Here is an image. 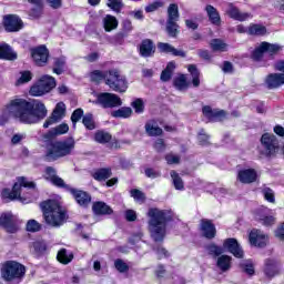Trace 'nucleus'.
Listing matches in <instances>:
<instances>
[{"mask_svg":"<svg viewBox=\"0 0 284 284\" xmlns=\"http://www.w3.org/2000/svg\"><path fill=\"white\" fill-rule=\"evenodd\" d=\"M18 119L20 123H39L43 121L44 116H48V109L45 104L41 102H29L26 99L11 100L0 116V125H6L10 118Z\"/></svg>","mask_w":284,"mask_h":284,"instance_id":"1","label":"nucleus"},{"mask_svg":"<svg viewBox=\"0 0 284 284\" xmlns=\"http://www.w3.org/2000/svg\"><path fill=\"white\" fill-rule=\"evenodd\" d=\"M149 232L155 243H160L165 239L168 223L174 219L172 210H160L151 207L148 211Z\"/></svg>","mask_w":284,"mask_h":284,"instance_id":"2","label":"nucleus"},{"mask_svg":"<svg viewBox=\"0 0 284 284\" xmlns=\"http://www.w3.org/2000/svg\"><path fill=\"white\" fill-rule=\"evenodd\" d=\"M44 223L50 227H61L68 221V213L57 200H47L40 203Z\"/></svg>","mask_w":284,"mask_h":284,"instance_id":"3","label":"nucleus"},{"mask_svg":"<svg viewBox=\"0 0 284 284\" xmlns=\"http://www.w3.org/2000/svg\"><path fill=\"white\" fill-rule=\"evenodd\" d=\"M75 145L74 138L49 142L47 144L45 159L48 161H58V159H63V156H70L74 152Z\"/></svg>","mask_w":284,"mask_h":284,"instance_id":"4","label":"nucleus"},{"mask_svg":"<svg viewBox=\"0 0 284 284\" xmlns=\"http://www.w3.org/2000/svg\"><path fill=\"white\" fill-rule=\"evenodd\" d=\"M21 187H28V190H37V183L29 181L28 178H18V182L14 183L12 191L10 189H4L2 191V199H8L9 201L19 200L22 203H28V201L21 197Z\"/></svg>","mask_w":284,"mask_h":284,"instance_id":"5","label":"nucleus"},{"mask_svg":"<svg viewBox=\"0 0 284 284\" xmlns=\"http://www.w3.org/2000/svg\"><path fill=\"white\" fill-rule=\"evenodd\" d=\"M57 88V80L51 75H43L40 80L30 89L31 97H43L48 92H52Z\"/></svg>","mask_w":284,"mask_h":284,"instance_id":"6","label":"nucleus"},{"mask_svg":"<svg viewBox=\"0 0 284 284\" xmlns=\"http://www.w3.org/2000/svg\"><path fill=\"white\" fill-rule=\"evenodd\" d=\"M276 152H278V139L274 134L264 133L261 138L260 153L272 159L276 156Z\"/></svg>","mask_w":284,"mask_h":284,"instance_id":"7","label":"nucleus"},{"mask_svg":"<svg viewBox=\"0 0 284 284\" xmlns=\"http://www.w3.org/2000/svg\"><path fill=\"white\" fill-rule=\"evenodd\" d=\"M106 85H109L113 92L123 93L128 91V80L125 79V75H121V72L116 69L109 71Z\"/></svg>","mask_w":284,"mask_h":284,"instance_id":"8","label":"nucleus"},{"mask_svg":"<svg viewBox=\"0 0 284 284\" xmlns=\"http://www.w3.org/2000/svg\"><path fill=\"white\" fill-rule=\"evenodd\" d=\"M2 278L4 281H13V278H21L26 274V266L16 261H9L3 264L1 270Z\"/></svg>","mask_w":284,"mask_h":284,"instance_id":"9","label":"nucleus"},{"mask_svg":"<svg viewBox=\"0 0 284 284\" xmlns=\"http://www.w3.org/2000/svg\"><path fill=\"white\" fill-rule=\"evenodd\" d=\"M97 105H101L104 109L121 108L123 101L114 93H99L95 100Z\"/></svg>","mask_w":284,"mask_h":284,"instance_id":"10","label":"nucleus"},{"mask_svg":"<svg viewBox=\"0 0 284 284\" xmlns=\"http://www.w3.org/2000/svg\"><path fill=\"white\" fill-rule=\"evenodd\" d=\"M31 58L33 63L39 68H43V65H48V59H50V51L45 45H40L31 49Z\"/></svg>","mask_w":284,"mask_h":284,"instance_id":"11","label":"nucleus"},{"mask_svg":"<svg viewBox=\"0 0 284 284\" xmlns=\"http://www.w3.org/2000/svg\"><path fill=\"white\" fill-rule=\"evenodd\" d=\"M248 241L251 245H254V247H265L270 239L267 237V234L263 233V231L253 229L248 235Z\"/></svg>","mask_w":284,"mask_h":284,"instance_id":"12","label":"nucleus"},{"mask_svg":"<svg viewBox=\"0 0 284 284\" xmlns=\"http://www.w3.org/2000/svg\"><path fill=\"white\" fill-rule=\"evenodd\" d=\"M17 223V217L12 215V213H3L0 216V225L10 234H14V232L19 230V225Z\"/></svg>","mask_w":284,"mask_h":284,"instance_id":"13","label":"nucleus"},{"mask_svg":"<svg viewBox=\"0 0 284 284\" xmlns=\"http://www.w3.org/2000/svg\"><path fill=\"white\" fill-rule=\"evenodd\" d=\"M63 116H65V103L59 102L55 105L51 116L44 122L43 128H50V125L59 123Z\"/></svg>","mask_w":284,"mask_h":284,"instance_id":"14","label":"nucleus"},{"mask_svg":"<svg viewBox=\"0 0 284 284\" xmlns=\"http://www.w3.org/2000/svg\"><path fill=\"white\" fill-rule=\"evenodd\" d=\"M223 247L233 254L235 258H243L244 256L243 248H241V245L236 239H226L223 243Z\"/></svg>","mask_w":284,"mask_h":284,"instance_id":"15","label":"nucleus"},{"mask_svg":"<svg viewBox=\"0 0 284 284\" xmlns=\"http://www.w3.org/2000/svg\"><path fill=\"white\" fill-rule=\"evenodd\" d=\"M69 192H71L77 203L80 204L82 207H88V205H90V203L92 202V196L85 191L71 187L69 189Z\"/></svg>","mask_w":284,"mask_h":284,"instance_id":"16","label":"nucleus"},{"mask_svg":"<svg viewBox=\"0 0 284 284\" xmlns=\"http://www.w3.org/2000/svg\"><path fill=\"white\" fill-rule=\"evenodd\" d=\"M202 113L212 123H214L216 121H221V119H225L224 110L212 109V106H210V105L203 106Z\"/></svg>","mask_w":284,"mask_h":284,"instance_id":"17","label":"nucleus"},{"mask_svg":"<svg viewBox=\"0 0 284 284\" xmlns=\"http://www.w3.org/2000/svg\"><path fill=\"white\" fill-rule=\"evenodd\" d=\"M3 23L7 32H19L23 28V21L17 16H6Z\"/></svg>","mask_w":284,"mask_h":284,"instance_id":"18","label":"nucleus"},{"mask_svg":"<svg viewBox=\"0 0 284 284\" xmlns=\"http://www.w3.org/2000/svg\"><path fill=\"white\" fill-rule=\"evenodd\" d=\"M200 230L205 239L212 240L216 236V226H214L211 220H201Z\"/></svg>","mask_w":284,"mask_h":284,"instance_id":"19","label":"nucleus"},{"mask_svg":"<svg viewBox=\"0 0 284 284\" xmlns=\"http://www.w3.org/2000/svg\"><path fill=\"white\" fill-rule=\"evenodd\" d=\"M265 84L268 90H276V88H281L284 85V75L283 73H271L265 79Z\"/></svg>","mask_w":284,"mask_h":284,"instance_id":"20","label":"nucleus"},{"mask_svg":"<svg viewBox=\"0 0 284 284\" xmlns=\"http://www.w3.org/2000/svg\"><path fill=\"white\" fill-rule=\"evenodd\" d=\"M237 179L241 183L250 184L256 182V179H258V174L254 169H244L239 172Z\"/></svg>","mask_w":284,"mask_h":284,"instance_id":"21","label":"nucleus"},{"mask_svg":"<svg viewBox=\"0 0 284 284\" xmlns=\"http://www.w3.org/2000/svg\"><path fill=\"white\" fill-rule=\"evenodd\" d=\"M158 48L160 52H164L165 54H173V57H181L182 59L186 57L185 51L179 50L170 43L160 42L158 43Z\"/></svg>","mask_w":284,"mask_h":284,"instance_id":"22","label":"nucleus"},{"mask_svg":"<svg viewBox=\"0 0 284 284\" xmlns=\"http://www.w3.org/2000/svg\"><path fill=\"white\" fill-rule=\"evenodd\" d=\"M0 59L4 61H17V52L12 51V47H10L8 43L1 42Z\"/></svg>","mask_w":284,"mask_h":284,"instance_id":"23","label":"nucleus"},{"mask_svg":"<svg viewBox=\"0 0 284 284\" xmlns=\"http://www.w3.org/2000/svg\"><path fill=\"white\" fill-rule=\"evenodd\" d=\"M226 13L231 19H234L235 21H247L252 14L244 12L242 13L239 8L234 7L233 4H229V9L226 10Z\"/></svg>","mask_w":284,"mask_h":284,"instance_id":"24","label":"nucleus"},{"mask_svg":"<svg viewBox=\"0 0 284 284\" xmlns=\"http://www.w3.org/2000/svg\"><path fill=\"white\" fill-rule=\"evenodd\" d=\"M69 130H70V126L65 123H62L55 126L54 129L50 130L48 133H45L43 135V139H45V141H51V139H54V136H59L61 134H68Z\"/></svg>","mask_w":284,"mask_h":284,"instance_id":"25","label":"nucleus"},{"mask_svg":"<svg viewBox=\"0 0 284 284\" xmlns=\"http://www.w3.org/2000/svg\"><path fill=\"white\" fill-rule=\"evenodd\" d=\"M278 274V263L274 260H266L264 265V276L266 278H274Z\"/></svg>","mask_w":284,"mask_h":284,"instance_id":"26","label":"nucleus"},{"mask_svg":"<svg viewBox=\"0 0 284 284\" xmlns=\"http://www.w3.org/2000/svg\"><path fill=\"white\" fill-rule=\"evenodd\" d=\"M154 42H152V40L146 39L143 40L141 45H140V54L141 57L148 58V57H152V54H154Z\"/></svg>","mask_w":284,"mask_h":284,"instance_id":"27","label":"nucleus"},{"mask_svg":"<svg viewBox=\"0 0 284 284\" xmlns=\"http://www.w3.org/2000/svg\"><path fill=\"white\" fill-rule=\"evenodd\" d=\"M205 10L209 17V21H211L213 26H221V16L219 14L216 8H214L212 4H207Z\"/></svg>","mask_w":284,"mask_h":284,"instance_id":"28","label":"nucleus"},{"mask_svg":"<svg viewBox=\"0 0 284 284\" xmlns=\"http://www.w3.org/2000/svg\"><path fill=\"white\" fill-rule=\"evenodd\" d=\"M103 28L105 32H112V30L119 28V20H116V17L108 14L103 18Z\"/></svg>","mask_w":284,"mask_h":284,"instance_id":"29","label":"nucleus"},{"mask_svg":"<svg viewBox=\"0 0 284 284\" xmlns=\"http://www.w3.org/2000/svg\"><path fill=\"white\" fill-rule=\"evenodd\" d=\"M92 176L95 181H108L112 176V169L102 168L98 169L92 173Z\"/></svg>","mask_w":284,"mask_h":284,"instance_id":"30","label":"nucleus"},{"mask_svg":"<svg viewBox=\"0 0 284 284\" xmlns=\"http://www.w3.org/2000/svg\"><path fill=\"white\" fill-rule=\"evenodd\" d=\"M216 265L221 272H227L232 267V256L221 255L216 260Z\"/></svg>","mask_w":284,"mask_h":284,"instance_id":"31","label":"nucleus"},{"mask_svg":"<svg viewBox=\"0 0 284 284\" xmlns=\"http://www.w3.org/2000/svg\"><path fill=\"white\" fill-rule=\"evenodd\" d=\"M144 130L149 136H161V134H163V129L154 124L153 121L146 122L144 125Z\"/></svg>","mask_w":284,"mask_h":284,"instance_id":"32","label":"nucleus"},{"mask_svg":"<svg viewBox=\"0 0 284 284\" xmlns=\"http://www.w3.org/2000/svg\"><path fill=\"white\" fill-rule=\"evenodd\" d=\"M92 210L94 214L98 215L112 214V207H110V205L105 204L104 202H95L92 206Z\"/></svg>","mask_w":284,"mask_h":284,"instance_id":"33","label":"nucleus"},{"mask_svg":"<svg viewBox=\"0 0 284 284\" xmlns=\"http://www.w3.org/2000/svg\"><path fill=\"white\" fill-rule=\"evenodd\" d=\"M111 116L114 119H130L132 116V108L122 106L119 110L112 111Z\"/></svg>","mask_w":284,"mask_h":284,"instance_id":"34","label":"nucleus"},{"mask_svg":"<svg viewBox=\"0 0 284 284\" xmlns=\"http://www.w3.org/2000/svg\"><path fill=\"white\" fill-rule=\"evenodd\" d=\"M187 70L192 77L193 88H199L201 85V72L194 64H190Z\"/></svg>","mask_w":284,"mask_h":284,"instance_id":"35","label":"nucleus"},{"mask_svg":"<svg viewBox=\"0 0 284 284\" xmlns=\"http://www.w3.org/2000/svg\"><path fill=\"white\" fill-rule=\"evenodd\" d=\"M170 174L175 190L183 192V190H185V183L183 182L181 175H179L176 171H171Z\"/></svg>","mask_w":284,"mask_h":284,"instance_id":"36","label":"nucleus"},{"mask_svg":"<svg viewBox=\"0 0 284 284\" xmlns=\"http://www.w3.org/2000/svg\"><path fill=\"white\" fill-rule=\"evenodd\" d=\"M176 70V63L169 62L166 68L161 73V81L168 82L170 79H172V74Z\"/></svg>","mask_w":284,"mask_h":284,"instance_id":"37","label":"nucleus"},{"mask_svg":"<svg viewBox=\"0 0 284 284\" xmlns=\"http://www.w3.org/2000/svg\"><path fill=\"white\" fill-rule=\"evenodd\" d=\"M29 3L36 6V8L30 10V17H33V19H39V17H41V10L43 8V0H29Z\"/></svg>","mask_w":284,"mask_h":284,"instance_id":"38","label":"nucleus"},{"mask_svg":"<svg viewBox=\"0 0 284 284\" xmlns=\"http://www.w3.org/2000/svg\"><path fill=\"white\" fill-rule=\"evenodd\" d=\"M248 34L255 36V37H263V34H266L267 28L263 24H251L248 27Z\"/></svg>","mask_w":284,"mask_h":284,"instance_id":"39","label":"nucleus"},{"mask_svg":"<svg viewBox=\"0 0 284 284\" xmlns=\"http://www.w3.org/2000/svg\"><path fill=\"white\" fill-rule=\"evenodd\" d=\"M173 85L176 88V90L180 91L187 90V88L190 87L185 74H180L178 78H175L173 81Z\"/></svg>","mask_w":284,"mask_h":284,"instance_id":"40","label":"nucleus"},{"mask_svg":"<svg viewBox=\"0 0 284 284\" xmlns=\"http://www.w3.org/2000/svg\"><path fill=\"white\" fill-rule=\"evenodd\" d=\"M206 251L209 252L210 256H213V258H219V256H222V254L225 252L222 246H219L214 243L209 244L206 246Z\"/></svg>","mask_w":284,"mask_h":284,"instance_id":"41","label":"nucleus"},{"mask_svg":"<svg viewBox=\"0 0 284 284\" xmlns=\"http://www.w3.org/2000/svg\"><path fill=\"white\" fill-rule=\"evenodd\" d=\"M57 258L63 265H68V263H72V258H74V255L72 253L68 254V250L62 248L58 252Z\"/></svg>","mask_w":284,"mask_h":284,"instance_id":"42","label":"nucleus"},{"mask_svg":"<svg viewBox=\"0 0 284 284\" xmlns=\"http://www.w3.org/2000/svg\"><path fill=\"white\" fill-rule=\"evenodd\" d=\"M53 72L54 74H63L65 72V59L62 58H55L53 62Z\"/></svg>","mask_w":284,"mask_h":284,"instance_id":"43","label":"nucleus"},{"mask_svg":"<svg viewBox=\"0 0 284 284\" xmlns=\"http://www.w3.org/2000/svg\"><path fill=\"white\" fill-rule=\"evenodd\" d=\"M179 4L172 3L168 8V20L166 21H179Z\"/></svg>","mask_w":284,"mask_h":284,"instance_id":"44","label":"nucleus"},{"mask_svg":"<svg viewBox=\"0 0 284 284\" xmlns=\"http://www.w3.org/2000/svg\"><path fill=\"white\" fill-rule=\"evenodd\" d=\"M210 45L213 52H225V50H227V44H225L221 39L211 40Z\"/></svg>","mask_w":284,"mask_h":284,"instance_id":"45","label":"nucleus"},{"mask_svg":"<svg viewBox=\"0 0 284 284\" xmlns=\"http://www.w3.org/2000/svg\"><path fill=\"white\" fill-rule=\"evenodd\" d=\"M108 77H110V71H99L95 70L91 73V81H94L95 83H99V81L105 80V83H108Z\"/></svg>","mask_w":284,"mask_h":284,"instance_id":"46","label":"nucleus"},{"mask_svg":"<svg viewBox=\"0 0 284 284\" xmlns=\"http://www.w3.org/2000/svg\"><path fill=\"white\" fill-rule=\"evenodd\" d=\"M166 32L169 37L176 38L179 34V23L176 21H166Z\"/></svg>","mask_w":284,"mask_h":284,"instance_id":"47","label":"nucleus"},{"mask_svg":"<svg viewBox=\"0 0 284 284\" xmlns=\"http://www.w3.org/2000/svg\"><path fill=\"white\" fill-rule=\"evenodd\" d=\"M98 143H110L112 141V135L105 131H99L94 136Z\"/></svg>","mask_w":284,"mask_h":284,"instance_id":"48","label":"nucleus"},{"mask_svg":"<svg viewBox=\"0 0 284 284\" xmlns=\"http://www.w3.org/2000/svg\"><path fill=\"white\" fill-rule=\"evenodd\" d=\"M83 125L87 130H94L97 125L94 124V116L91 113H87L82 119Z\"/></svg>","mask_w":284,"mask_h":284,"instance_id":"49","label":"nucleus"},{"mask_svg":"<svg viewBox=\"0 0 284 284\" xmlns=\"http://www.w3.org/2000/svg\"><path fill=\"white\" fill-rule=\"evenodd\" d=\"M262 45L264 48L265 52H268V54H276L277 52H281V45L278 44H272L268 42H262Z\"/></svg>","mask_w":284,"mask_h":284,"instance_id":"50","label":"nucleus"},{"mask_svg":"<svg viewBox=\"0 0 284 284\" xmlns=\"http://www.w3.org/2000/svg\"><path fill=\"white\" fill-rule=\"evenodd\" d=\"M263 54H265V47H263L262 42L257 48H255L251 57L253 61H261V59H263Z\"/></svg>","mask_w":284,"mask_h":284,"instance_id":"51","label":"nucleus"},{"mask_svg":"<svg viewBox=\"0 0 284 284\" xmlns=\"http://www.w3.org/2000/svg\"><path fill=\"white\" fill-rule=\"evenodd\" d=\"M132 108L135 110L136 114H143L145 110V104L143 103L142 99H136L131 103Z\"/></svg>","mask_w":284,"mask_h":284,"instance_id":"52","label":"nucleus"},{"mask_svg":"<svg viewBox=\"0 0 284 284\" xmlns=\"http://www.w3.org/2000/svg\"><path fill=\"white\" fill-rule=\"evenodd\" d=\"M114 267L121 274H124V272H128V270H130V266H128V264L121 258L115 260Z\"/></svg>","mask_w":284,"mask_h":284,"instance_id":"53","label":"nucleus"},{"mask_svg":"<svg viewBox=\"0 0 284 284\" xmlns=\"http://www.w3.org/2000/svg\"><path fill=\"white\" fill-rule=\"evenodd\" d=\"M51 183L53 185H55L57 187H64V190H68L70 192V190H72V186L65 184V182L63 181V179L59 178L58 175H55L52 180Z\"/></svg>","mask_w":284,"mask_h":284,"instance_id":"54","label":"nucleus"},{"mask_svg":"<svg viewBox=\"0 0 284 284\" xmlns=\"http://www.w3.org/2000/svg\"><path fill=\"white\" fill-rule=\"evenodd\" d=\"M41 224L37 220H29L27 222V232H40Z\"/></svg>","mask_w":284,"mask_h":284,"instance_id":"55","label":"nucleus"},{"mask_svg":"<svg viewBox=\"0 0 284 284\" xmlns=\"http://www.w3.org/2000/svg\"><path fill=\"white\" fill-rule=\"evenodd\" d=\"M131 196L139 203H143L145 201V193L141 192L139 189L131 190Z\"/></svg>","mask_w":284,"mask_h":284,"instance_id":"56","label":"nucleus"},{"mask_svg":"<svg viewBox=\"0 0 284 284\" xmlns=\"http://www.w3.org/2000/svg\"><path fill=\"white\" fill-rule=\"evenodd\" d=\"M83 116V110L82 109H77L73 111L72 115H71V122L73 128H77V123H79V121H81Z\"/></svg>","mask_w":284,"mask_h":284,"instance_id":"57","label":"nucleus"},{"mask_svg":"<svg viewBox=\"0 0 284 284\" xmlns=\"http://www.w3.org/2000/svg\"><path fill=\"white\" fill-rule=\"evenodd\" d=\"M262 194L264 196V199L266 201H268V203H275V197H274V191H272V189L265 186L263 190H262Z\"/></svg>","mask_w":284,"mask_h":284,"instance_id":"58","label":"nucleus"},{"mask_svg":"<svg viewBox=\"0 0 284 284\" xmlns=\"http://www.w3.org/2000/svg\"><path fill=\"white\" fill-rule=\"evenodd\" d=\"M108 7L111 8V10H114V12H121V8H123V1L108 0Z\"/></svg>","mask_w":284,"mask_h":284,"instance_id":"59","label":"nucleus"},{"mask_svg":"<svg viewBox=\"0 0 284 284\" xmlns=\"http://www.w3.org/2000/svg\"><path fill=\"white\" fill-rule=\"evenodd\" d=\"M144 174L148 179H159L161 176V171L152 168L144 169Z\"/></svg>","mask_w":284,"mask_h":284,"instance_id":"60","label":"nucleus"},{"mask_svg":"<svg viewBox=\"0 0 284 284\" xmlns=\"http://www.w3.org/2000/svg\"><path fill=\"white\" fill-rule=\"evenodd\" d=\"M197 140L200 145H210V135L203 129L199 132Z\"/></svg>","mask_w":284,"mask_h":284,"instance_id":"61","label":"nucleus"},{"mask_svg":"<svg viewBox=\"0 0 284 284\" xmlns=\"http://www.w3.org/2000/svg\"><path fill=\"white\" fill-rule=\"evenodd\" d=\"M29 81H32V73L30 71H23L20 79L17 81V85L29 83Z\"/></svg>","mask_w":284,"mask_h":284,"instance_id":"62","label":"nucleus"},{"mask_svg":"<svg viewBox=\"0 0 284 284\" xmlns=\"http://www.w3.org/2000/svg\"><path fill=\"white\" fill-rule=\"evenodd\" d=\"M33 250L38 254H44L45 250H48V246L45 245V242H34Z\"/></svg>","mask_w":284,"mask_h":284,"instance_id":"63","label":"nucleus"},{"mask_svg":"<svg viewBox=\"0 0 284 284\" xmlns=\"http://www.w3.org/2000/svg\"><path fill=\"white\" fill-rule=\"evenodd\" d=\"M57 176V170L52 166H48L45 169L44 179L47 181L52 182V180Z\"/></svg>","mask_w":284,"mask_h":284,"instance_id":"64","label":"nucleus"}]
</instances>
